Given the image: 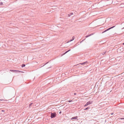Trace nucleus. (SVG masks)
I'll return each mask as SVG.
<instances>
[{"label": "nucleus", "mask_w": 124, "mask_h": 124, "mask_svg": "<svg viewBox=\"0 0 124 124\" xmlns=\"http://www.w3.org/2000/svg\"><path fill=\"white\" fill-rule=\"evenodd\" d=\"M56 116V113H51V118H52L55 117Z\"/></svg>", "instance_id": "nucleus-1"}, {"label": "nucleus", "mask_w": 124, "mask_h": 124, "mask_svg": "<svg viewBox=\"0 0 124 124\" xmlns=\"http://www.w3.org/2000/svg\"><path fill=\"white\" fill-rule=\"evenodd\" d=\"M115 26H113L112 27H110L109 28H108L107 29L105 30L103 32H102V33H103L104 32H106V31L112 29V28H114V27H115Z\"/></svg>", "instance_id": "nucleus-2"}, {"label": "nucleus", "mask_w": 124, "mask_h": 124, "mask_svg": "<svg viewBox=\"0 0 124 124\" xmlns=\"http://www.w3.org/2000/svg\"><path fill=\"white\" fill-rule=\"evenodd\" d=\"M92 102L90 101H89L88 102H87L86 104L85 105L84 107H86V106H87V105L90 104L92 103Z\"/></svg>", "instance_id": "nucleus-3"}, {"label": "nucleus", "mask_w": 124, "mask_h": 124, "mask_svg": "<svg viewBox=\"0 0 124 124\" xmlns=\"http://www.w3.org/2000/svg\"><path fill=\"white\" fill-rule=\"evenodd\" d=\"M78 118V116H76L75 117H72L71 118V120L73 119L78 120V119H77Z\"/></svg>", "instance_id": "nucleus-4"}, {"label": "nucleus", "mask_w": 124, "mask_h": 124, "mask_svg": "<svg viewBox=\"0 0 124 124\" xmlns=\"http://www.w3.org/2000/svg\"><path fill=\"white\" fill-rule=\"evenodd\" d=\"M75 39V37L74 36H73L72 37V39H71V40H69V41L68 42H67V43H68L69 42H70L72 41H73V40Z\"/></svg>", "instance_id": "nucleus-5"}, {"label": "nucleus", "mask_w": 124, "mask_h": 124, "mask_svg": "<svg viewBox=\"0 0 124 124\" xmlns=\"http://www.w3.org/2000/svg\"><path fill=\"white\" fill-rule=\"evenodd\" d=\"M73 15V13H71L70 14H69L68 16H71L72 15Z\"/></svg>", "instance_id": "nucleus-6"}, {"label": "nucleus", "mask_w": 124, "mask_h": 124, "mask_svg": "<svg viewBox=\"0 0 124 124\" xmlns=\"http://www.w3.org/2000/svg\"><path fill=\"white\" fill-rule=\"evenodd\" d=\"M33 103H30V104H29V108H31V106L33 104Z\"/></svg>", "instance_id": "nucleus-7"}, {"label": "nucleus", "mask_w": 124, "mask_h": 124, "mask_svg": "<svg viewBox=\"0 0 124 124\" xmlns=\"http://www.w3.org/2000/svg\"><path fill=\"white\" fill-rule=\"evenodd\" d=\"M90 107H88L84 109V110H86L90 108Z\"/></svg>", "instance_id": "nucleus-8"}, {"label": "nucleus", "mask_w": 124, "mask_h": 124, "mask_svg": "<svg viewBox=\"0 0 124 124\" xmlns=\"http://www.w3.org/2000/svg\"><path fill=\"white\" fill-rule=\"evenodd\" d=\"M71 50L70 49L69 50L66 51L63 54H64L67 53V52H68L70 51Z\"/></svg>", "instance_id": "nucleus-9"}, {"label": "nucleus", "mask_w": 124, "mask_h": 124, "mask_svg": "<svg viewBox=\"0 0 124 124\" xmlns=\"http://www.w3.org/2000/svg\"><path fill=\"white\" fill-rule=\"evenodd\" d=\"M25 66V65L24 64H23L22 65V67H23Z\"/></svg>", "instance_id": "nucleus-10"}, {"label": "nucleus", "mask_w": 124, "mask_h": 124, "mask_svg": "<svg viewBox=\"0 0 124 124\" xmlns=\"http://www.w3.org/2000/svg\"><path fill=\"white\" fill-rule=\"evenodd\" d=\"M3 5V3L1 1H0V5Z\"/></svg>", "instance_id": "nucleus-11"}, {"label": "nucleus", "mask_w": 124, "mask_h": 124, "mask_svg": "<svg viewBox=\"0 0 124 124\" xmlns=\"http://www.w3.org/2000/svg\"><path fill=\"white\" fill-rule=\"evenodd\" d=\"M10 70V71H11L12 72H14V71H17V70Z\"/></svg>", "instance_id": "nucleus-12"}, {"label": "nucleus", "mask_w": 124, "mask_h": 124, "mask_svg": "<svg viewBox=\"0 0 124 124\" xmlns=\"http://www.w3.org/2000/svg\"><path fill=\"white\" fill-rule=\"evenodd\" d=\"M90 36V35H89L86 36H85V38H87V37H88Z\"/></svg>", "instance_id": "nucleus-13"}, {"label": "nucleus", "mask_w": 124, "mask_h": 124, "mask_svg": "<svg viewBox=\"0 0 124 124\" xmlns=\"http://www.w3.org/2000/svg\"><path fill=\"white\" fill-rule=\"evenodd\" d=\"M73 101L72 100H69L68 101V102H73Z\"/></svg>", "instance_id": "nucleus-14"}, {"label": "nucleus", "mask_w": 124, "mask_h": 124, "mask_svg": "<svg viewBox=\"0 0 124 124\" xmlns=\"http://www.w3.org/2000/svg\"><path fill=\"white\" fill-rule=\"evenodd\" d=\"M119 119H121V120L124 119V118L122 117V118H120Z\"/></svg>", "instance_id": "nucleus-15"}, {"label": "nucleus", "mask_w": 124, "mask_h": 124, "mask_svg": "<svg viewBox=\"0 0 124 124\" xmlns=\"http://www.w3.org/2000/svg\"><path fill=\"white\" fill-rule=\"evenodd\" d=\"M106 53V52H103V53H102V54H103V55H104L105 54V53Z\"/></svg>", "instance_id": "nucleus-16"}, {"label": "nucleus", "mask_w": 124, "mask_h": 124, "mask_svg": "<svg viewBox=\"0 0 124 124\" xmlns=\"http://www.w3.org/2000/svg\"><path fill=\"white\" fill-rule=\"evenodd\" d=\"M87 62V61H86L84 62H83V64L84 65Z\"/></svg>", "instance_id": "nucleus-17"}, {"label": "nucleus", "mask_w": 124, "mask_h": 124, "mask_svg": "<svg viewBox=\"0 0 124 124\" xmlns=\"http://www.w3.org/2000/svg\"><path fill=\"white\" fill-rule=\"evenodd\" d=\"M79 64H80L82 65H84L83 64V63H80Z\"/></svg>", "instance_id": "nucleus-18"}, {"label": "nucleus", "mask_w": 124, "mask_h": 124, "mask_svg": "<svg viewBox=\"0 0 124 124\" xmlns=\"http://www.w3.org/2000/svg\"><path fill=\"white\" fill-rule=\"evenodd\" d=\"M93 34H94L93 33H92L91 34H90L89 35H90V36H91L92 35H93Z\"/></svg>", "instance_id": "nucleus-19"}, {"label": "nucleus", "mask_w": 124, "mask_h": 124, "mask_svg": "<svg viewBox=\"0 0 124 124\" xmlns=\"http://www.w3.org/2000/svg\"><path fill=\"white\" fill-rule=\"evenodd\" d=\"M1 111L2 112H4V110H1Z\"/></svg>", "instance_id": "nucleus-20"}, {"label": "nucleus", "mask_w": 124, "mask_h": 124, "mask_svg": "<svg viewBox=\"0 0 124 124\" xmlns=\"http://www.w3.org/2000/svg\"><path fill=\"white\" fill-rule=\"evenodd\" d=\"M61 113H62V111H60L59 112V114H61Z\"/></svg>", "instance_id": "nucleus-21"}, {"label": "nucleus", "mask_w": 124, "mask_h": 124, "mask_svg": "<svg viewBox=\"0 0 124 124\" xmlns=\"http://www.w3.org/2000/svg\"><path fill=\"white\" fill-rule=\"evenodd\" d=\"M85 39H84L82 41V42H83V41H84L85 40Z\"/></svg>", "instance_id": "nucleus-22"}, {"label": "nucleus", "mask_w": 124, "mask_h": 124, "mask_svg": "<svg viewBox=\"0 0 124 124\" xmlns=\"http://www.w3.org/2000/svg\"><path fill=\"white\" fill-rule=\"evenodd\" d=\"M76 93H74V95H76Z\"/></svg>", "instance_id": "nucleus-23"}, {"label": "nucleus", "mask_w": 124, "mask_h": 124, "mask_svg": "<svg viewBox=\"0 0 124 124\" xmlns=\"http://www.w3.org/2000/svg\"><path fill=\"white\" fill-rule=\"evenodd\" d=\"M19 72H23L22 71H19Z\"/></svg>", "instance_id": "nucleus-24"}, {"label": "nucleus", "mask_w": 124, "mask_h": 124, "mask_svg": "<svg viewBox=\"0 0 124 124\" xmlns=\"http://www.w3.org/2000/svg\"><path fill=\"white\" fill-rule=\"evenodd\" d=\"M82 42V41H81L80 42V43H81Z\"/></svg>", "instance_id": "nucleus-25"}, {"label": "nucleus", "mask_w": 124, "mask_h": 124, "mask_svg": "<svg viewBox=\"0 0 124 124\" xmlns=\"http://www.w3.org/2000/svg\"><path fill=\"white\" fill-rule=\"evenodd\" d=\"M124 29V27H123V28H122V29Z\"/></svg>", "instance_id": "nucleus-26"}, {"label": "nucleus", "mask_w": 124, "mask_h": 124, "mask_svg": "<svg viewBox=\"0 0 124 124\" xmlns=\"http://www.w3.org/2000/svg\"><path fill=\"white\" fill-rule=\"evenodd\" d=\"M123 45H124V43H123Z\"/></svg>", "instance_id": "nucleus-27"}, {"label": "nucleus", "mask_w": 124, "mask_h": 124, "mask_svg": "<svg viewBox=\"0 0 124 124\" xmlns=\"http://www.w3.org/2000/svg\"><path fill=\"white\" fill-rule=\"evenodd\" d=\"M113 113H112L111 114V115H112L113 114Z\"/></svg>", "instance_id": "nucleus-28"}, {"label": "nucleus", "mask_w": 124, "mask_h": 124, "mask_svg": "<svg viewBox=\"0 0 124 124\" xmlns=\"http://www.w3.org/2000/svg\"><path fill=\"white\" fill-rule=\"evenodd\" d=\"M0 100L1 101H2V100Z\"/></svg>", "instance_id": "nucleus-29"}, {"label": "nucleus", "mask_w": 124, "mask_h": 124, "mask_svg": "<svg viewBox=\"0 0 124 124\" xmlns=\"http://www.w3.org/2000/svg\"><path fill=\"white\" fill-rule=\"evenodd\" d=\"M48 62H47L46 63V64H47V63Z\"/></svg>", "instance_id": "nucleus-30"}]
</instances>
